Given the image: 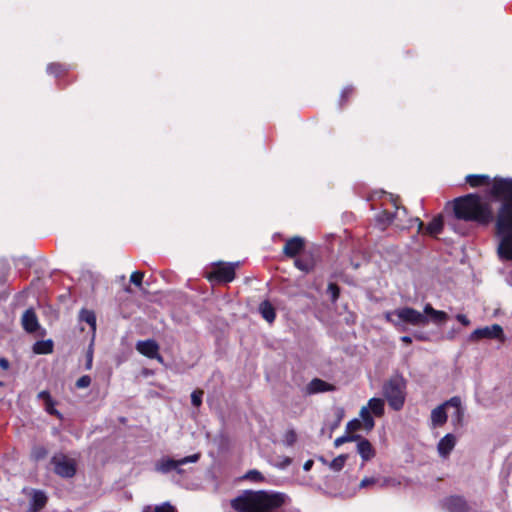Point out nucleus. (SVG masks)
Segmentation results:
<instances>
[{"mask_svg":"<svg viewBox=\"0 0 512 512\" xmlns=\"http://www.w3.org/2000/svg\"><path fill=\"white\" fill-rule=\"evenodd\" d=\"M454 213L456 218L465 221H475L487 224L492 219L490 205L476 195L469 194L454 201Z\"/></svg>","mask_w":512,"mask_h":512,"instance_id":"3","label":"nucleus"},{"mask_svg":"<svg viewBox=\"0 0 512 512\" xmlns=\"http://www.w3.org/2000/svg\"><path fill=\"white\" fill-rule=\"evenodd\" d=\"M202 395H203L202 391H193L192 392L191 402L194 406H196V407L200 406V404L202 402Z\"/></svg>","mask_w":512,"mask_h":512,"instance_id":"38","label":"nucleus"},{"mask_svg":"<svg viewBox=\"0 0 512 512\" xmlns=\"http://www.w3.org/2000/svg\"><path fill=\"white\" fill-rule=\"evenodd\" d=\"M294 265L300 271L307 273L313 269L314 261L312 258H297L294 261Z\"/></svg>","mask_w":512,"mask_h":512,"instance_id":"25","label":"nucleus"},{"mask_svg":"<svg viewBox=\"0 0 512 512\" xmlns=\"http://www.w3.org/2000/svg\"><path fill=\"white\" fill-rule=\"evenodd\" d=\"M456 319L463 325H470V320L464 314H457Z\"/></svg>","mask_w":512,"mask_h":512,"instance_id":"44","label":"nucleus"},{"mask_svg":"<svg viewBox=\"0 0 512 512\" xmlns=\"http://www.w3.org/2000/svg\"><path fill=\"white\" fill-rule=\"evenodd\" d=\"M239 262L218 263L215 269L210 273L209 279H216L219 282H231L235 278V269Z\"/></svg>","mask_w":512,"mask_h":512,"instance_id":"9","label":"nucleus"},{"mask_svg":"<svg viewBox=\"0 0 512 512\" xmlns=\"http://www.w3.org/2000/svg\"><path fill=\"white\" fill-rule=\"evenodd\" d=\"M464 417V409H456L451 414L452 422L454 425H461Z\"/></svg>","mask_w":512,"mask_h":512,"instance_id":"34","label":"nucleus"},{"mask_svg":"<svg viewBox=\"0 0 512 512\" xmlns=\"http://www.w3.org/2000/svg\"><path fill=\"white\" fill-rule=\"evenodd\" d=\"M422 313L427 316L428 322L431 321L436 325H441L448 319L447 313L434 309L430 304L424 306Z\"/></svg>","mask_w":512,"mask_h":512,"instance_id":"16","label":"nucleus"},{"mask_svg":"<svg viewBox=\"0 0 512 512\" xmlns=\"http://www.w3.org/2000/svg\"><path fill=\"white\" fill-rule=\"evenodd\" d=\"M23 329L28 333H33L39 328V322L33 309H27L21 318Z\"/></svg>","mask_w":512,"mask_h":512,"instance_id":"14","label":"nucleus"},{"mask_svg":"<svg viewBox=\"0 0 512 512\" xmlns=\"http://www.w3.org/2000/svg\"><path fill=\"white\" fill-rule=\"evenodd\" d=\"M457 443L454 434L448 433L443 436L437 444V452L442 459H447Z\"/></svg>","mask_w":512,"mask_h":512,"instance_id":"12","label":"nucleus"},{"mask_svg":"<svg viewBox=\"0 0 512 512\" xmlns=\"http://www.w3.org/2000/svg\"><path fill=\"white\" fill-rule=\"evenodd\" d=\"M352 93V88L351 87H345L342 92H341V100H343L344 98H346L348 95H350Z\"/></svg>","mask_w":512,"mask_h":512,"instance_id":"46","label":"nucleus"},{"mask_svg":"<svg viewBox=\"0 0 512 512\" xmlns=\"http://www.w3.org/2000/svg\"><path fill=\"white\" fill-rule=\"evenodd\" d=\"M387 322L393 324L399 331H404L406 325L425 326L428 318L422 312L411 307H400L384 313Z\"/></svg>","mask_w":512,"mask_h":512,"instance_id":"4","label":"nucleus"},{"mask_svg":"<svg viewBox=\"0 0 512 512\" xmlns=\"http://www.w3.org/2000/svg\"><path fill=\"white\" fill-rule=\"evenodd\" d=\"M245 478L252 481H259L263 479L261 473L257 470H250L246 473Z\"/></svg>","mask_w":512,"mask_h":512,"instance_id":"41","label":"nucleus"},{"mask_svg":"<svg viewBox=\"0 0 512 512\" xmlns=\"http://www.w3.org/2000/svg\"><path fill=\"white\" fill-rule=\"evenodd\" d=\"M503 329L499 324H493L475 329L470 335V341H478L481 339H502Z\"/></svg>","mask_w":512,"mask_h":512,"instance_id":"10","label":"nucleus"},{"mask_svg":"<svg viewBox=\"0 0 512 512\" xmlns=\"http://www.w3.org/2000/svg\"><path fill=\"white\" fill-rule=\"evenodd\" d=\"M401 211L405 214L406 213V210L405 208H402Z\"/></svg>","mask_w":512,"mask_h":512,"instance_id":"52","label":"nucleus"},{"mask_svg":"<svg viewBox=\"0 0 512 512\" xmlns=\"http://www.w3.org/2000/svg\"><path fill=\"white\" fill-rule=\"evenodd\" d=\"M414 224H416L418 226V230H421L423 228V223L420 221L419 218L411 219L409 224L406 226H402V228H410Z\"/></svg>","mask_w":512,"mask_h":512,"instance_id":"42","label":"nucleus"},{"mask_svg":"<svg viewBox=\"0 0 512 512\" xmlns=\"http://www.w3.org/2000/svg\"><path fill=\"white\" fill-rule=\"evenodd\" d=\"M37 398H38V399H40V400H43V401H44V403H45L46 401H48V400L52 399V398H51V396H50V394H49V392H48V391H45V390H44V391L39 392V393H38V395H37Z\"/></svg>","mask_w":512,"mask_h":512,"instance_id":"43","label":"nucleus"},{"mask_svg":"<svg viewBox=\"0 0 512 512\" xmlns=\"http://www.w3.org/2000/svg\"><path fill=\"white\" fill-rule=\"evenodd\" d=\"M142 512H175V509L168 502H165V503L158 505L154 508H152L151 506H146V507H144Z\"/></svg>","mask_w":512,"mask_h":512,"instance_id":"26","label":"nucleus"},{"mask_svg":"<svg viewBox=\"0 0 512 512\" xmlns=\"http://www.w3.org/2000/svg\"><path fill=\"white\" fill-rule=\"evenodd\" d=\"M2 384H3V383L0 381V386H2Z\"/></svg>","mask_w":512,"mask_h":512,"instance_id":"53","label":"nucleus"},{"mask_svg":"<svg viewBox=\"0 0 512 512\" xmlns=\"http://www.w3.org/2000/svg\"><path fill=\"white\" fill-rule=\"evenodd\" d=\"M92 361H93V351L92 349L90 348L88 353H87V363H86V368L87 369H91L92 367Z\"/></svg>","mask_w":512,"mask_h":512,"instance_id":"45","label":"nucleus"},{"mask_svg":"<svg viewBox=\"0 0 512 512\" xmlns=\"http://www.w3.org/2000/svg\"><path fill=\"white\" fill-rule=\"evenodd\" d=\"M304 246V239L300 236H294L286 240L283 247V254L287 257L293 258L304 249Z\"/></svg>","mask_w":512,"mask_h":512,"instance_id":"13","label":"nucleus"},{"mask_svg":"<svg viewBox=\"0 0 512 512\" xmlns=\"http://www.w3.org/2000/svg\"><path fill=\"white\" fill-rule=\"evenodd\" d=\"M489 181V176L485 174H470L466 176V182L471 187H479L487 184Z\"/></svg>","mask_w":512,"mask_h":512,"instance_id":"23","label":"nucleus"},{"mask_svg":"<svg viewBox=\"0 0 512 512\" xmlns=\"http://www.w3.org/2000/svg\"><path fill=\"white\" fill-rule=\"evenodd\" d=\"M328 292L331 295L332 301L335 302L339 296V288L336 284L330 283L327 288Z\"/></svg>","mask_w":512,"mask_h":512,"instance_id":"39","label":"nucleus"},{"mask_svg":"<svg viewBox=\"0 0 512 512\" xmlns=\"http://www.w3.org/2000/svg\"><path fill=\"white\" fill-rule=\"evenodd\" d=\"M79 318L81 321L86 322L92 329L93 332L96 330V316L95 313L91 310L82 309L79 313Z\"/></svg>","mask_w":512,"mask_h":512,"instance_id":"24","label":"nucleus"},{"mask_svg":"<svg viewBox=\"0 0 512 512\" xmlns=\"http://www.w3.org/2000/svg\"><path fill=\"white\" fill-rule=\"evenodd\" d=\"M54 471L57 475L65 478H71L76 473L75 461L66 455L57 454L52 458Z\"/></svg>","mask_w":512,"mask_h":512,"instance_id":"8","label":"nucleus"},{"mask_svg":"<svg viewBox=\"0 0 512 512\" xmlns=\"http://www.w3.org/2000/svg\"><path fill=\"white\" fill-rule=\"evenodd\" d=\"M400 215V209L397 208V211L395 214H390L387 212H384L383 214L378 216V219L381 221H384L385 223H391L393 222L394 218H398Z\"/></svg>","mask_w":512,"mask_h":512,"instance_id":"31","label":"nucleus"},{"mask_svg":"<svg viewBox=\"0 0 512 512\" xmlns=\"http://www.w3.org/2000/svg\"><path fill=\"white\" fill-rule=\"evenodd\" d=\"M44 404H45V410L47 413H49L51 415H56L59 418L62 417L60 412L54 408L55 402L53 401V399L46 401Z\"/></svg>","mask_w":512,"mask_h":512,"instance_id":"33","label":"nucleus"},{"mask_svg":"<svg viewBox=\"0 0 512 512\" xmlns=\"http://www.w3.org/2000/svg\"><path fill=\"white\" fill-rule=\"evenodd\" d=\"M384 400L381 398H371L368 401L367 406H363L360 409V418L363 420L364 429L371 431L374 428L375 422L372 414L376 417H380L384 414Z\"/></svg>","mask_w":512,"mask_h":512,"instance_id":"7","label":"nucleus"},{"mask_svg":"<svg viewBox=\"0 0 512 512\" xmlns=\"http://www.w3.org/2000/svg\"><path fill=\"white\" fill-rule=\"evenodd\" d=\"M45 454V451L44 450H41V452H38L37 454V457H41Z\"/></svg>","mask_w":512,"mask_h":512,"instance_id":"50","label":"nucleus"},{"mask_svg":"<svg viewBox=\"0 0 512 512\" xmlns=\"http://www.w3.org/2000/svg\"><path fill=\"white\" fill-rule=\"evenodd\" d=\"M137 351L145 357L150 359H157L158 362L163 363V358L159 354V345L155 340L148 339L138 341L136 343Z\"/></svg>","mask_w":512,"mask_h":512,"instance_id":"11","label":"nucleus"},{"mask_svg":"<svg viewBox=\"0 0 512 512\" xmlns=\"http://www.w3.org/2000/svg\"><path fill=\"white\" fill-rule=\"evenodd\" d=\"M0 367L4 370H7L9 368V362L5 358H0Z\"/></svg>","mask_w":512,"mask_h":512,"instance_id":"47","label":"nucleus"},{"mask_svg":"<svg viewBox=\"0 0 512 512\" xmlns=\"http://www.w3.org/2000/svg\"><path fill=\"white\" fill-rule=\"evenodd\" d=\"M378 482V479L375 477H365L360 481L359 487L360 488H367L372 485H375Z\"/></svg>","mask_w":512,"mask_h":512,"instance_id":"37","label":"nucleus"},{"mask_svg":"<svg viewBox=\"0 0 512 512\" xmlns=\"http://www.w3.org/2000/svg\"><path fill=\"white\" fill-rule=\"evenodd\" d=\"M357 441V452L363 461H369L375 456L372 444L365 438L359 436Z\"/></svg>","mask_w":512,"mask_h":512,"instance_id":"15","label":"nucleus"},{"mask_svg":"<svg viewBox=\"0 0 512 512\" xmlns=\"http://www.w3.org/2000/svg\"><path fill=\"white\" fill-rule=\"evenodd\" d=\"M144 274L139 271H135L131 274L130 281L136 286H141Z\"/></svg>","mask_w":512,"mask_h":512,"instance_id":"36","label":"nucleus"},{"mask_svg":"<svg viewBox=\"0 0 512 512\" xmlns=\"http://www.w3.org/2000/svg\"><path fill=\"white\" fill-rule=\"evenodd\" d=\"M47 502V497L44 492L42 491H33L32 498L30 501V507L29 510L31 512H37L40 509H42Z\"/></svg>","mask_w":512,"mask_h":512,"instance_id":"17","label":"nucleus"},{"mask_svg":"<svg viewBox=\"0 0 512 512\" xmlns=\"http://www.w3.org/2000/svg\"><path fill=\"white\" fill-rule=\"evenodd\" d=\"M401 341L406 343V344H410L412 342V339L409 336H402L401 337Z\"/></svg>","mask_w":512,"mask_h":512,"instance_id":"49","label":"nucleus"},{"mask_svg":"<svg viewBox=\"0 0 512 512\" xmlns=\"http://www.w3.org/2000/svg\"><path fill=\"white\" fill-rule=\"evenodd\" d=\"M53 351L52 340H41L37 341L33 345V352L35 354H49Z\"/></svg>","mask_w":512,"mask_h":512,"instance_id":"22","label":"nucleus"},{"mask_svg":"<svg viewBox=\"0 0 512 512\" xmlns=\"http://www.w3.org/2000/svg\"><path fill=\"white\" fill-rule=\"evenodd\" d=\"M313 466V461L312 460H307L304 465H303V469L305 471H309Z\"/></svg>","mask_w":512,"mask_h":512,"instance_id":"48","label":"nucleus"},{"mask_svg":"<svg viewBox=\"0 0 512 512\" xmlns=\"http://www.w3.org/2000/svg\"><path fill=\"white\" fill-rule=\"evenodd\" d=\"M346 460H347V456L346 455H339L338 457L334 458L329 463V467L333 471H336V472L340 471L344 467Z\"/></svg>","mask_w":512,"mask_h":512,"instance_id":"27","label":"nucleus"},{"mask_svg":"<svg viewBox=\"0 0 512 512\" xmlns=\"http://www.w3.org/2000/svg\"><path fill=\"white\" fill-rule=\"evenodd\" d=\"M297 440V434L294 430H287L283 435V444L286 446H292Z\"/></svg>","mask_w":512,"mask_h":512,"instance_id":"29","label":"nucleus"},{"mask_svg":"<svg viewBox=\"0 0 512 512\" xmlns=\"http://www.w3.org/2000/svg\"><path fill=\"white\" fill-rule=\"evenodd\" d=\"M91 384V378L90 376L88 375H84L82 377H80L77 382H76V386L77 388H86L88 387L89 385Z\"/></svg>","mask_w":512,"mask_h":512,"instance_id":"40","label":"nucleus"},{"mask_svg":"<svg viewBox=\"0 0 512 512\" xmlns=\"http://www.w3.org/2000/svg\"><path fill=\"white\" fill-rule=\"evenodd\" d=\"M405 379L396 374L387 380L383 385V395L388 401L390 407L396 411L400 410L405 402Z\"/></svg>","mask_w":512,"mask_h":512,"instance_id":"5","label":"nucleus"},{"mask_svg":"<svg viewBox=\"0 0 512 512\" xmlns=\"http://www.w3.org/2000/svg\"><path fill=\"white\" fill-rule=\"evenodd\" d=\"M447 421L445 405H439L431 412V422L433 427L442 426Z\"/></svg>","mask_w":512,"mask_h":512,"instance_id":"18","label":"nucleus"},{"mask_svg":"<svg viewBox=\"0 0 512 512\" xmlns=\"http://www.w3.org/2000/svg\"><path fill=\"white\" fill-rule=\"evenodd\" d=\"M286 499L284 493L247 490L233 499L231 506L239 512H276Z\"/></svg>","mask_w":512,"mask_h":512,"instance_id":"2","label":"nucleus"},{"mask_svg":"<svg viewBox=\"0 0 512 512\" xmlns=\"http://www.w3.org/2000/svg\"><path fill=\"white\" fill-rule=\"evenodd\" d=\"M332 385L321 379H313L307 386V392L309 394L321 393L332 390Z\"/></svg>","mask_w":512,"mask_h":512,"instance_id":"19","label":"nucleus"},{"mask_svg":"<svg viewBox=\"0 0 512 512\" xmlns=\"http://www.w3.org/2000/svg\"><path fill=\"white\" fill-rule=\"evenodd\" d=\"M259 312L268 323H272L275 320V309L269 301H263L260 303Z\"/></svg>","mask_w":512,"mask_h":512,"instance_id":"20","label":"nucleus"},{"mask_svg":"<svg viewBox=\"0 0 512 512\" xmlns=\"http://www.w3.org/2000/svg\"><path fill=\"white\" fill-rule=\"evenodd\" d=\"M490 195L503 201L495 222L498 255L502 260L512 261V179L494 178Z\"/></svg>","mask_w":512,"mask_h":512,"instance_id":"1","label":"nucleus"},{"mask_svg":"<svg viewBox=\"0 0 512 512\" xmlns=\"http://www.w3.org/2000/svg\"><path fill=\"white\" fill-rule=\"evenodd\" d=\"M287 512H300L298 509H289Z\"/></svg>","mask_w":512,"mask_h":512,"instance_id":"51","label":"nucleus"},{"mask_svg":"<svg viewBox=\"0 0 512 512\" xmlns=\"http://www.w3.org/2000/svg\"><path fill=\"white\" fill-rule=\"evenodd\" d=\"M442 405H445V408L446 407H452L454 410L458 409H463L462 408V405H461V399L459 397H452L451 399H449L448 401H446L445 403H443Z\"/></svg>","mask_w":512,"mask_h":512,"instance_id":"32","label":"nucleus"},{"mask_svg":"<svg viewBox=\"0 0 512 512\" xmlns=\"http://www.w3.org/2000/svg\"><path fill=\"white\" fill-rule=\"evenodd\" d=\"M358 438L359 435H349V433H347L346 435L336 438L334 441V445L336 447H339L346 442L356 441Z\"/></svg>","mask_w":512,"mask_h":512,"instance_id":"30","label":"nucleus"},{"mask_svg":"<svg viewBox=\"0 0 512 512\" xmlns=\"http://www.w3.org/2000/svg\"><path fill=\"white\" fill-rule=\"evenodd\" d=\"M199 459V453L189 455L178 460L169 457H163L155 464V470L162 474H167L171 471H176L178 474H183L185 470L182 469L181 466L188 463H196Z\"/></svg>","mask_w":512,"mask_h":512,"instance_id":"6","label":"nucleus"},{"mask_svg":"<svg viewBox=\"0 0 512 512\" xmlns=\"http://www.w3.org/2000/svg\"><path fill=\"white\" fill-rule=\"evenodd\" d=\"M47 72L49 74L58 76L59 74H61L63 72V67L60 64L52 63L47 66Z\"/></svg>","mask_w":512,"mask_h":512,"instance_id":"35","label":"nucleus"},{"mask_svg":"<svg viewBox=\"0 0 512 512\" xmlns=\"http://www.w3.org/2000/svg\"><path fill=\"white\" fill-rule=\"evenodd\" d=\"M362 427H364L363 420L361 418L360 419L355 418L347 423L346 433L355 432V431L361 429Z\"/></svg>","mask_w":512,"mask_h":512,"instance_id":"28","label":"nucleus"},{"mask_svg":"<svg viewBox=\"0 0 512 512\" xmlns=\"http://www.w3.org/2000/svg\"><path fill=\"white\" fill-rule=\"evenodd\" d=\"M443 228V220L441 216H437L432 219L431 222L428 223V225L425 228V231L427 234L431 236L438 235Z\"/></svg>","mask_w":512,"mask_h":512,"instance_id":"21","label":"nucleus"}]
</instances>
